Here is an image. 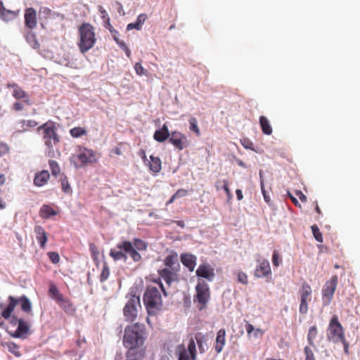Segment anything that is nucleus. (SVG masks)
Here are the masks:
<instances>
[{"instance_id":"obj_1","label":"nucleus","mask_w":360,"mask_h":360,"mask_svg":"<svg viewBox=\"0 0 360 360\" xmlns=\"http://www.w3.org/2000/svg\"><path fill=\"white\" fill-rule=\"evenodd\" d=\"M146 340V327L139 322L128 325L124 328L123 345L127 349V360H141L145 356Z\"/></svg>"},{"instance_id":"obj_2","label":"nucleus","mask_w":360,"mask_h":360,"mask_svg":"<svg viewBox=\"0 0 360 360\" xmlns=\"http://www.w3.org/2000/svg\"><path fill=\"white\" fill-rule=\"evenodd\" d=\"M161 292L165 297L168 296L166 289L159 279L153 280L147 285L143 293V301L149 316H155L162 309L163 302Z\"/></svg>"},{"instance_id":"obj_3","label":"nucleus","mask_w":360,"mask_h":360,"mask_svg":"<svg viewBox=\"0 0 360 360\" xmlns=\"http://www.w3.org/2000/svg\"><path fill=\"white\" fill-rule=\"evenodd\" d=\"M148 245L143 240L136 238L132 242L129 240H123L117 245L119 250L111 249L109 255L114 261L123 260L127 261V255H129L134 262H139L142 259V257L139 252L146 251Z\"/></svg>"},{"instance_id":"obj_4","label":"nucleus","mask_w":360,"mask_h":360,"mask_svg":"<svg viewBox=\"0 0 360 360\" xmlns=\"http://www.w3.org/2000/svg\"><path fill=\"white\" fill-rule=\"evenodd\" d=\"M79 40L77 46L79 51L84 54L91 49L96 43V33L94 27L87 22L82 23L78 29Z\"/></svg>"},{"instance_id":"obj_5","label":"nucleus","mask_w":360,"mask_h":360,"mask_svg":"<svg viewBox=\"0 0 360 360\" xmlns=\"http://www.w3.org/2000/svg\"><path fill=\"white\" fill-rule=\"evenodd\" d=\"M327 340L335 344L342 343L345 353H348L349 343L346 340L342 326L337 315H333L329 321L327 329Z\"/></svg>"},{"instance_id":"obj_6","label":"nucleus","mask_w":360,"mask_h":360,"mask_svg":"<svg viewBox=\"0 0 360 360\" xmlns=\"http://www.w3.org/2000/svg\"><path fill=\"white\" fill-rule=\"evenodd\" d=\"M37 131H41L44 144L49 149H53L60 142L56 124L53 121L49 120L38 127Z\"/></svg>"},{"instance_id":"obj_7","label":"nucleus","mask_w":360,"mask_h":360,"mask_svg":"<svg viewBox=\"0 0 360 360\" xmlns=\"http://www.w3.org/2000/svg\"><path fill=\"white\" fill-rule=\"evenodd\" d=\"M127 302L123 308V314L126 321L134 322L138 317L139 311L141 310L140 297L135 295H129Z\"/></svg>"},{"instance_id":"obj_8","label":"nucleus","mask_w":360,"mask_h":360,"mask_svg":"<svg viewBox=\"0 0 360 360\" xmlns=\"http://www.w3.org/2000/svg\"><path fill=\"white\" fill-rule=\"evenodd\" d=\"M9 322L13 326H18L15 330L10 332L11 337L26 339L32 333L30 330L31 326L27 321L22 318H18L16 316H13Z\"/></svg>"},{"instance_id":"obj_9","label":"nucleus","mask_w":360,"mask_h":360,"mask_svg":"<svg viewBox=\"0 0 360 360\" xmlns=\"http://www.w3.org/2000/svg\"><path fill=\"white\" fill-rule=\"evenodd\" d=\"M300 307L299 312L306 314L309 309V304L311 301L312 288L307 282H303L298 292Z\"/></svg>"},{"instance_id":"obj_10","label":"nucleus","mask_w":360,"mask_h":360,"mask_svg":"<svg viewBox=\"0 0 360 360\" xmlns=\"http://www.w3.org/2000/svg\"><path fill=\"white\" fill-rule=\"evenodd\" d=\"M338 283V277L337 275H334L323 285L321 293L322 302L324 306H328L331 303Z\"/></svg>"},{"instance_id":"obj_11","label":"nucleus","mask_w":360,"mask_h":360,"mask_svg":"<svg viewBox=\"0 0 360 360\" xmlns=\"http://www.w3.org/2000/svg\"><path fill=\"white\" fill-rule=\"evenodd\" d=\"M178 360H196V343L194 338H191L186 348L184 344L179 345L176 349Z\"/></svg>"},{"instance_id":"obj_12","label":"nucleus","mask_w":360,"mask_h":360,"mask_svg":"<svg viewBox=\"0 0 360 360\" xmlns=\"http://www.w3.org/2000/svg\"><path fill=\"white\" fill-rule=\"evenodd\" d=\"M74 157L80 162L81 166L96 163L98 161L96 154L92 149L82 146L78 147V153Z\"/></svg>"},{"instance_id":"obj_13","label":"nucleus","mask_w":360,"mask_h":360,"mask_svg":"<svg viewBox=\"0 0 360 360\" xmlns=\"http://www.w3.org/2000/svg\"><path fill=\"white\" fill-rule=\"evenodd\" d=\"M196 295L195 300L202 304V308L210 298V291L208 285L205 281L199 280L195 286Z\"/></svg>"},{"instance_id":"obj_14","label":"nucleus","mask_w":360,"mask_h":360,"mask_svg":"<svg viewBox=\"0 0 360 360\" xmlns=\"http://www.w3.org/2000/svg\"><path fill=\"white\" fill-rule=\"evenodd\" d=\"M8 302L7 305L4 303L0 304L1 316L5 320L11 319L13 317L12 314L18 305L17 298L12 295L8 296Z\"/></svg>"},{"instance_id":"obj_15","label":"nucleus","mask_w":360,"mask_h":360,"mask_svg":"<svg viewBox=\"0 0 360 360\" xmlns=\"http://www.w3.org/2000/svg\"><path fill=\"white\" fill-rule=\"evenodd\" d=\"M169 141L179 150H182L188 146V141L186 136L177 131H174L171 133Z\"/></svg>"},{"instance_id":"obj_16","label":"nucleus","mask_w":360,"mask_h":360,"mask_svg":"<svg viewBox=\"0 0 360 360\" xmlns=\"http://www.w3.org/2000/svg\"><path fill=\"white\" fill-rule=\"evenodd\" d=\"M258 264L257 265L254 276L255 278H264L271 275V269L269 262L264 258L257 259Z\"/></svg>"},{"instance_id":"obj_17","label":"nucleus","mask_w":360,"mask_h":360,"mask_svg":"<svg viewBox=\"0 0 360 360\" xmlns=\"http://www.w3.org/2000/svg\"><path fill=\"white\" fill-rule=\"evenodd\" d=\"M179 271H174L169 268H164L158 270V275L160 281L162 279L165 281L168 286H170L173 282L179 281Z\"/></svg>"},{"instance_id":"obj_18","label":"nucleus","mask_w":360,"mask_h":360,"mask_svg":"<svg viewBox=\"0 0 360 360\" xmlns=\"http://www.w3.org/2000/svg\"><path fill=\"white\" fill-rule=\"evenodd\" d=\"M198 277L206 278L208 281H212L215 277L214 269L209 264H200L195 271Z\"/></svg>"},{"instance_id":"obj_19","label":"nucleus","mask_w":360,"mask_h":360,"mask_svg":"<svg viewBox=\"0 0 360 360\" xmlns=\"http://www.w3.org/2000/svg\"><path fill=\"white\" fill-rule=\"evenodd\" d=\"M25 25L30 30H33L37 25V12L33 8H28L25 11Z\"/></svg>"},{"instance_id":"obj_20","label":"nucleus","mask_w":360,"mask_h":360,"mask_svg":"<svg viewBox=\"0 0 360 360\" xmlns=\"http://www.w3.org/2000/svg\"><path fill=\"white\" fill-rule=\"evenodd\" d=\"M180 259L184 266H185L189 271H193L196 266L197 258L194 255L191 253H183L180 256Z\"/></svg>"},{"instance_id":"obj_21","label":"nucleus","mask_w":360,"mask_h":360,"mask_svg":"<svg viewBox=\"0 0 360 360\" xmlns=\"http://www.w3.org/2000/svg\"><path fill=\"white\" fill-rule=\"evenodd\" d=\"M165 268H169L174 271H180V264L178 261V255L176 253L167 255L164 259Z\"/></svg>"},{"instance_id":"obj_22","label":"nucleus","mask_w":360,"mask_h":360,"mask_svg":"<svg viewBox=\"0 0 360 360\" xmlns=\"http://www.w3.org/2000/svg\"><path fill=\"white\" fill-rule=\"evenodd\" d=\"M59 307L68 315H74L76 309L72 302L64 296L57 302Z\"/></svg>"},{"instance_id":"obj_23","label":"nucleus","mask_w":360,"mask_h":360,"mask_svg":"<svg viewBox=\"0 0 360 360\" xmlns=\"http://www.w3.org/2000/svg\"><path fill=\"white\" fill-rule=\"evenodd\" d=\"M20 13V11H11L6 9L4 6L2 2H0V18L4 20V21H10L15 18L18 17V15Z\"/></svg>"},{"instance_id":"obj_24","label":"nucleus","mask_w":360,"mask_h":360,"mask_svg":"<svg viewBox=\"0 0 360 360\" xmlns=\"http://www.w3.org/2000/svg\"><path fill=\"white\" fill-rule=\"evenodd\" d=\"M171 136L169 134L167 126L164 124L161 129H158L155 131L153 138L158 142H164Z\"/></svg>"},{"instance_id":"obj_25","label":"nucleus","mask_w":360,"mask_h":360,"mask_svg":"<svg viewBox=\"0 0 360 360\" xmlns=\"http://www.w3.org/2000/svg\"><path fill=\"white\" fill-rule=\"evenodd\" d=\"M226 330L224 328L220 329L217 334L214 349L217 354L220 353L226 343Z\"/></svg>"},{"instance_id":"obj_26","label":"nucleus","mask_w":360,"mask_h":360,"mask_svg":"<svg viewBox=\"0 0 360 360\" xmlns=\"http://www.w3.org/2000/svg\"><path fill=\"white\" fill-rule=\"evenodd\" d=\"M8 87L13 88V96L15 98L25 99L24 102L25 103H27V105H30V102L29 98L27 97L26 92L24 90H22L18 84H9Z\"/></svg>"},{"instance_id":"obj_27","label":"nucleus","mask_w":360,"mask_h":360,"mask_svg":"<svg viewBox=\"0 0 360 360\" xmlns=\"http://www.w3.org/2000/svg\"><path fill=\"white\" fill-rule=\"evenodd\" d=\"M34 233H36V238L39 243L40 248H44L48 240L44 229L41 226H36L34 227Z\"/></svg>"},{"instance_id":"obj_28","label":"nucleus","mask_w":360,"mask_h":360,"mask_svg":"<svg viewBox=\"0 0 360 360\" xmlns=\"http://www.w3.org/2000/svg\"><path fill=\"white\" fill-rule=\"evenodd\" d=\"M49 178V172L47 170H42L36 174L34 179V184L38 187L43 186L48 182Z\"/></svg>"},{"instance_id":"obj_29","label":"nucleus","mask_w":360,"mask_h":360,"mask_svg":"<svg viewBox=\"0 0 360 360\" xmlns=\"http://www.w3.org/2000/svg\"><path fill=\"white\" fill-rule=\"evenodd\" d=\"M56 214H58V212L49 205H43L39 210V216L43 219H49Z\"/></svg>"},{"instance_id":"obj_30","label":"nucleus","mask_w":360,"mask_h":360,"mask_svg":"<svg viewBox=\"0 0 360 360\" xmlns=\"http://www.w3.org/2000/svg\"><path fill=\"white\" fill-rule=\"evenodd\" d=\"M195 340L198 345L200 353H204L207 349V340L206 337L201 333L195 334Z\"/></svg>"},{"instance_id":"obj_31","label":"nucleus","mask_w":360,"mask_h":360,"mask_svg":"<svg viewBox=\"0 0 360 360\" xmlns=\"http://www.w3.org/2000/svg\"><path fill=\"white\" fill-rule=\"evenodd\" d=\"M150 161L149 162V168L151 172L153 173H158L162 169V162L160 158L150 155Z\"/></svg>"},{"instance_id":"obj_32","label":"nucleus","mask_w":360,"mask_h":360,"mask_svg":"<svg viewBox=\"0 0 360 360\" xmlns=\"http://www.w3.org/2000/svg\"><path fill=\"white\" fill-rule=\"evenodd\" d=\"M147 15L144 13L140 14L134 22H131L127 25V30H131L136 29L140 30L142 27L143 24L146 21Z\"/></svg>"},{"instance_id":"obj_33","label":"nucleus","mask_w":360,"mask_h":360,"mask_svg":"<svg viewBox=\"0 0 360 360\" xmlns=\"http://www.w3.org/2000/svg\"><path fill=\"white\" fill-rule=\"evenodd\" d=\"M17 302L18 304H20V308L22 311L27 314H30L32 312V304L30 300L25 295H22L17 298Z\"/></svg>"},{"instance_id":"obj_34","label":"nucleus","mask_w":360,"mask_h":360,"mask_svg":"<svg viewBox=\"0 0 360 360\" xmlns=\"http://www.w3.org/2000/svg\"><path fill=\"white\" fill-rule=\"evenodd\" d=\"M318 335V328L316 326H312L309 327L308 333H307V342L309 346H311L314 348H316L315 345V339Z\"/></svg>"},{"instance_id":"obj_35","label":"nucleus","mask_w":360,"mask_h":360,"mask_svg":"<svg viewBox=\"0 0 360 360\" xmlns=\"http://www.w3.org/2000/svg\"><path fill=\"white\" fill-rule=\"evenodd\" d=\"M25 39L27 43L34 49H39L40 44L39 43L37 35L32 30H29L25 34Z\"/></svg>"},{"instance_id":"obj_36","label":"nucleus","mask_w":360,"mask_h":360,"mask_svg":"<svg viewBox=\"0 0 360 360\" xmlns=\"http://www.w3.org/2000/svg\"><path fill=\"white\" fill-rule=\"evenodd\" d=\"M259 124L262 132L266 135L272 134V128L269 120L264 115L259 117Z\"/></svg>"},{"instance_id":"obj_37","label":"nucleus","mask_w":360,"mask_h":360,"mask_svg":"<svg viewBox=\"0 0 360 360\" xmlns=\"http://www.w3.org/2000/svg\"><path fill=\"white\" fill-rule=\"evenodd\" d=\"M21 131H27L30 129L36 127L38 122L34 120H21L18 122Z\"/></svg>"},{"instance_id":"obj_38","label":"nucleus","mask_w":360,"mask_h":360,"mask_svg":"<svg viewBox=\"0 0 360 360\" xmlns=\"http://www.w3.org/2000/svg\"><path fill=\"white\" fill-rule=\"evenodd\" d=\"M70 134L72 138L77 139L87 134L86 129L82 127H75L70 130Z\"/></svg>"},{"instance_id":"obj_39","label":"nucleus","mask_w":360,"mask_h":360,"mask_svg":"<svg viewBox=\"0 0 360 360\" xmlns=\"http://www.w3.org/2000/svg\"><path fill=\"white\" fill-rule=\"evenodd\" d=\"M49 293L50 296L56 300V303L63 297L60 291L58 290L56 285L51 284L49 286Z\"/></svg>"},{"instance_id":"obj_40","label":"nucleus","mask_w":360,"mask_h":360,"mask_svg":"<svg viewBox=\"0 0 360 360\" xmlns=\"http://www.w3.org/2000/svg\"><path fill=\"white\" fill-rule=\"evenodd\" d=\"M4 345L7 347L9 352L12 353L16 357H20L21 356V353L19 351V346L15 342H6Z\"/></svg>"},{"instance_id":"obj_41","label":"nucleus","mask_w":360,"mask_h":360,"mask_svg":"<svg viewBox=\"0 0 360 360\" xmlns=\"http://www.w3.org/2000/svg\"><path fill=\"white\" fill-rule=\"evenodd\" d=\"M189 129L191 131L194 132L197 136L200 135V131L198 126V120L195 117H192L189 120Z\"/></svg>"},{"instance_id":"obj_42","label":"nucleus","mask_w":360,"mask_h":360,"mask_svg":"<svg viewBox=\"0 0 360 360\" xmlns=\"http://www.w3.org/2000/svg\"><path fill=\"white\" fill-rule=\"evenodd\" d=\"M49 165L52 175L54 176H58L60 173V168L58 163L55 160H49Z\"/></svg>"},{"instance_id":"obj_43","label":"nucleus","mask_w":360,"mask_h":360,"mask_svg":"<svg viewBox=\"0 0 360 360\" xmlns=\"http://www.w3.org/2000/svg\"><path fill=\"white\" fill-rule=\"evenodd\" d=\"M109 276H110V268L108 266L107 263L105 262L103 264V266L101 273L99 276L100 281L101 283H103L108 278Z\"/></svg>"},{"instance_id":"obj_44","label":"nucleus","mask_w":360,"mask_h":360,"mask_svg":"<svg viewBox=\"0 0 360 360\" xmlns=\"http://www.w3.org/2000/svg\"><path fill=\"white\" fill-rule=\"evenodd\" d=\"M60 182H61V188H62L63 191L66 193H71L72 189H71L70 185L68 182V177L66 176L61 177Z\"/></svg>"},{"instance_id":"obj_45","label":"nucleus","mask_w":360,"mask_h":360,"mask_svg":"<svg viewBox=\"0 0 360 360\" xmlns=\"http://www.w3.org/2000/svg\"><path fill=\"white\" fill-rule=\"evenodd\" d=\"M311 346H305L304 348V360H316L314 351Z\"/></svg>"},{"instance_id":"obj_46","label":"nucleus","mask_w":360,"mask_h":360,"mask_svg":"<svg viewBox=\"0 0 360 360\" xmlns=\"http://www.w3.org/2000/svg\"><path fill=\"white\" fill-rule=\"evenodd\" d=\"M311 228V231L313 233V236H314V238L316 239V240H317L318 242L322 243L323 242L322 233L320 231L317 225H316V224L312 225Z\"/></svg>"},{"instance_id":"obj_47","label":"nucleus","mask_w":360,"mask_h":360,"mask_svg":"<svg viewBox=\"0 0 360 360\" xmlns=\"http://www.w3.org/2000/svg\"><path fill=\"white\" fill-rule=\"evenodd\" d=\"M134 70L139 76H147L148 71L142 66L141 63H136L134 65Z\"/></svg>"},{"instance_id":"obj_48","label":"nucleus","mask_w":360,"mask_h":360,"mask_svg":"<svg viewBox=\"0 0 360 360\" xmlns=\"http://www.w3.org/2000/svg\"><path fill=\"white\" fill-rule=\"evenodd\" d=\"M237 281L238 282L242 283L243 285H248V277L247 274L243 271H238L236 273Z\"/></svg>"},{"instance_id":"obj_49","label":"nucleus","mask_w":360,"mask_h":360,"mask_svg":"<svg viewBox=\"0 0 360 360\" xmlns=\"http://www.w3.org/2000/svg\"><path fill=\"white\" fill-rule=\"evenodd\" d=\"M125 145L126 144L124 143H119L111 152L114 153L116 155H122L125 150Z\"/></svg>"},{"instance_id":"obj_50","label":"nucleus","mask_w":360,"mask_h":360,"mask_svg":"<svg viewBox=\"0 0 360 360\" xmlns=\"http://www.w3.org/2000/svg\"><path fill=\"white\" fill-rule=\"evenodd\" d=\"M281 262V259L279 252L277 250H274L272 255V263L274 266L278 267Z\"/></svg>"},{"instance_id":"obj_51","label":"nucleus","mask_w":360,"mask_h":360,"mask_svg":"<svg viewBox=\"0 0 360 360\" xmlns=\"http://www.w3.org/2000/svg\"><path fill=\"white\" fill-rule=\"evenodd\" d=\"M48 256H49V259L53 264H57L60 261L59 254L56 252H48Z\"/></svg>"},{"instance_id":"obj_52","label":"nucleus","mask_w":360,"mask_h":360,"mask_svg":"<svg viewBox=\"0 0 360 360\" xmlns=\"http://www.w3.org/2000/svg\"><path fill=\"white\" fill-rule=\"evenodd\" d=\"M223 189L224 190V191L226 192V195H227V198H228V200H231L232 198H233V195L231 192V190L229 189V182L227 180H224L223 181Z\"/></svg>"},{"instance_id":"obj_53","label":"nucleus","mask_w":360,"mask_h":360,"mask_svg":"<svg viewBox=\"0 0 360 360\" xmlns=\"http://www.w3.org/2000/svg\"><path fill=\"white\" fill-rule=\"evenodd\" d=\"M261 184V190H262V193L264 199V200H265V202L266 203L270 204V202H271V198L267 194V192L264 189V184L263 180H261V184Z\"/></svg>"},{"instance_id":"obj_54","label":"nucleus","mask_w":360,"mask_h":360,"mask_svg":"<svg viewBox=\"0 0 360 360\" xmlns=\"http://www.w3.org/2000/svg\"><path fill=\"white\" fill-rule=\"evenodd\" d=\"M188 193V191L184 188L178 189L176 193L174 194L175 197L177 198H180L187 195Z\"/></svg>"},{"instance_id":"obj_55","label":"nucleus","mask_w":360,"mask_h":360,"mask_svg":"<svg viewBox=\"0 0 360 360\" xmlns=\"http://www.w3.org/2000/svg\"><path fill=\"white\" fill-rule=\"evenodd\" d=\"M90 250L91 252L92 256L94 258L96 257L99 254L98 250L94 244L90 245Z\"/></svg>"},{"instance_id":"obj_56","label":"nucleus","mask_w":360,"mask_h":360,"mask_svg":"<svg viewBox=\"0 0 360 360\" xmlns=\"http://www.w3.org/2000/svg\"><path fill=\"white\" fill-rule=\"evenodd\" d=\"M295 194L302 202H307V196L301 191H296Z\"/></svg>"},{"instance_id":"obj_57","label":"nucleus","mask_w":360,"mask_h":360,"mask_svg":"<svg viewBox=\"0 0 360 360\" xmlns=\"http://www.w3.org/2000/svg\"><path fill=\"white\" fill-rule=\"evenodd\" d=\"M115 41L117 42L118 46L124 51L128 48V46H127L126 43L124 41H120L119 40L118 38H115Z\"/></svg>"},{"instance_id":"obj_58","label":"nucleus","mask_w":360,"mask_h":360,"mask_svg":"<svg viewBox=\"0 0 360 360\" xmlns=\"http://www.w3.org/2000/svg\"><path fill=\"white\" fill-rule=\"evenodd\" d=\"M98 11L101 14V18L107 21V18H109L106 11L101 6H98Z\"/></svg>"},{"instance_id":"obj_59","label":"nucleus","mask_w":360,"mask_h":360,"mask_svg":"<svg viewBox=\"0 0 360 360\" xmlns=\"http://www.w3.org/2000/svg\"><path fill=\"white\" fill-rule=\"evenodd\" d=\"M245 329L248 335L250 336L251 333L255 330V327L251 323H247L245 325Z\"/></svg>"},{"instance_id":"obj_60","label":"nucleus","mask_w":360,"mask_h":360,"mask_svg":"<svg viewBox=\"0 0 360 360\" xmlns=\"http://www.w3.org/2000/svg\"><path fill=\"white\" fill-rule=\"evenodd\" d=\"M288 195L290 197L291 201L292 202V203L295 205V206H297L299 207H301V205L299 203L298 200H297L296 198H295L289 191L288 192Z\"/></svg>"},{"instance_id":"obj_61","label":"nucleus","mask_w":360,"mask_h":360,"mask_svg":"<svg viewBox=\"0 0 360 360\" xmlns=\"http://www.w3.org/2000/svg\"><path fill=\"white\" fill-rule=\"evenodd\" d=\"M252 333H253V336L255 338L262 337L264 333V332L260 328H257V329L255 328V330Z\"/></svg>"},{"instance_id":"obj_62","label":"nucleus","mask_w":360,"mask_h":360,"mask_svg":"<svg viewBox=\"0 0 360 360\" xmlns=\"http://www.w3.org/2000/svg\"><path fill=\"white\" fill-rule=\"evenodd\" d=\"M13 108L15 111H20L23 109V105L21 103L15 102L13 104Z\"/></svg>"},{"instance_id":"obj_63","label":"nucleus","mask_w":360,"mask_h":360,"mask_svg":"<svg viewBox=\"0 0 360 360\" xmlns=\"http://www.w3.org/2000/svg\"><path fill=\"white\" fill-rule=\"evenodd\" d=\"M106 23H107V26L106 27H108L109 29V30L110 31L111 33H115V34H118V32L116 31L113 27L110 25V18H107V21H106Z\"/></svg>"},{"instance_id":"obj_64","label":"nucleus","mask_w":360,"mask_h":360,"mask_svg":"<svg viewBox=\"0 0 360 360\" xmlns=\"http://www.w3.org/2000/svg\"><path fill=\"white\" fill-rule=\"evenodd\" d=\"M236 196H237V199L238 200H241L243 198V193H242V191L240 189H236Z\"/></svg>"}]
</instances>
